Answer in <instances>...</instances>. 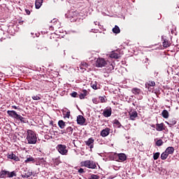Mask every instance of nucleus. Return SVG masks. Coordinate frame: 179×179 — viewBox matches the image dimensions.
I'll use <instances>...</instances> for the list:
<instances>
[{"label": "nucleus", "mask_w": 179, "mask_h": 179, "mask_svg": "<svg viewBox=\"0 0 179 179\" xmlns=\"http://www.w3.org/2000/svg\"><path fill=\"white\" fill-rule=\"evenodd\" d=\"M92 102L94 103V104H99V100L97 99V98H94L92 99Z\"/></svg>", "instance_id": "39"}, {"label": "nucleus", "mask_w": 179, "mask_h": 179, "mask_svg": "<svg viewBox=\"0 0 179 179\" xmlns=\"http://www.w3.org/2000/svg\"><path fill=\"white\" fill-rule=\"evenodd\" d=\"M88 179H100V177L97 175L92 174L90 178H88Z\"/></svg>", "instance_id": "33"}, {"label": "nucleus", "mask_w": 179, "mask_h": 179, "mask_svg": "<svg viewBox=\"0 0 179 179\" xmlns=\"http://www.w3.org/2000/svg\"><path fill=\"white\" fill-rule=\"evenodd\" d=\"M32 99H33L34 100H41V97H40V96H37V95L33 96H32Z\"/></svg>", "instance_id": "36"}, {"label": "nucleus", "mask_w": 179, "mask_h": 179, "mask_svg": "<svg viewBox=\"0 0 179 179\" xmlns=\"http://www.w3.org/2000/svg\"><path fill=\"white\" fill-rule=\"evenodd\" d=\"M8 159H10V160H14L15 162H20V159L19 157L16 156V155L11 152L10 154H8L7 155Z\"/></svg>", "instance_id": "14"}, {"label": "nucleus", "mask_w": 179, "mask_h": 179, "mask_svg": "<svg viewBox=\"0 0 179 179\" xmlns=\"http://www.w3.org/2000/svg\"><path fill=\"white\" fill-rule=\"evenodd\" d=\"M133 94H141V89L134 87L131 90Z\"/></svg>", "instance_id": "25"}, {"label": "nucleus", "mask_w": 179, "mask_h": 179, "mask_svg": "<svg viewBox=\"0 0 179 179\" xmlns=\"http://www.w3.org/2000/svg\"><path fill=\"white\" fill-rule=\"evenodd\" d=\"M62 135L67 134L70 136V135H72L73 134V128L72 127H68L66 129L61 130Z\"/></svg>", "instance_id": "8"}, {"label": "nucleus", "mask_w": 179, "mask_h": 179, "mask_svg": "<svg viewBox=\"0 0 179 179\" xmlns=\"http://www.w3.org/2000/svg\"><path fill=\"white\" fill-rule=\"evenodd\" d=\"M85 145L87 146H89V148L91 149V150L94 148V138H90L87 141H85Z\"/></svg>", "instance_id": "9"}, {"label": "nucleus", "mask_w": 179, "mask_h": 179, "mask_svg": "<svg viewBox=\"0 0 179 179\" xmlns=\"http://www.w3.org/2000/svg\"><path fill=\"white\" fill-rule=\"evenodd\" d=\"M162 115L164 118H169V111H167V110H164Z\"/></svg>", "instance_id": "30"}, {"label": "nucleus", "mask_w": 179, "mask_h": 179, "mask_svg": "<svg viewBox=\"0 0 179 179\" xmlns=\"http://www.w3.org/2000/svg\"><path fill=\"white\" fill-rule=\"evenodd\" d=\"M162 45L163 47H164V48H168V47H170V45H171V43H170V41H169L167 38H164Z\"/></svg>", "instance_id": "20"}, {"label": "nucleus", "mask_w": 179, "mask_h": 179, "mask_svg": "<svg viewBox=\"0 0 179 179\" xmlns=\"http://www.w3.org/2000/svg\"><path fill=\"white\" fill-rule=\"evenodd\" d=\"M156 130L158 131V132H160L162 131H166V125L164 124V123H157L156 124Z\"/></svg>", "instance_id": "13"}, {"label": "nucleus", "mask_w": 179, "mask_h": 179, "mask_svg": "<svg viewBox=\"0 0 179 179\" xmlns=\"http://www.w3.org/2000/svg\"><path fill=\"white\" fill-rule=\"evenodd\" d=\"M80 166L87 167V169H97V166L96 165V163L92 160L81 162Z\"/></svg>", "instance_id": "4"}, {"label": "nucleus", "mask_w": 179, "mask_h": 179, "mask_svg": "<svg viewBox=\"0 0 179 179\" xmlns=\"http://www.w3.org/2000/svg\"><path fill=\"white\" fill-rule=\"evenodd\" d=\"M159 157H160V152H156L154 154V155H153L154 160H157V159H159Z\"/></svg>", "instance_id": "32"}, {"label": "nucleus", "mask_w": 179, "mask_h": 179, "mask_svg": "<svg viewBox=\"0 0 179 179\" xmlns=\"http://www.w3.org/2000/svg\"><path fill=\"white\" fill-rule=\"evenodd\" d=\"M176 110H178V107L176 108Z\"/></svg>", "instance_id": "48"}, {"label": "nucleus", "mask_w": 179, "mask_h": 179, "mask_svg": "<svg viewBox=\"0 0 179 179\" xmlns=\"http://www.w3.org/2000/svg\"><path fill=\"white\" fill-rule=\"evenodd\" d=\"M99 100L101 103H106V98L104 96H99Z\"/></svg>", "instance_id": "35"}, {"label": "nucleus", "mask_w": 179, "mask_h": 179, "mask_svg": "<svg viewBox=\"0 0 179 179\" xmlns=\"http://www.w3.org/2000/svg\"><path fill=\"white\" fill-rule=\"evenodd\" d=\"M133 106H135V103H133Z\"/></svg>", "instance_id": "50"}, {"label": "nucleus", "mask_w": 179, "mask_h": 179, "mask_svg": "<svg viewBox=\"0 0 179 179\" xmlns=\"http://www.w3.org/2000/svg\"><path fill=\"white\" fill-rule=\"evenodd\" d=\"M83 68H87V63L81 64V69H83Z\"/></svg>", "instance_id": "38"}, {"label": "nucleus", "mask_w": 179, "mask_h": 179, "mask_svg": "<svg viewBox=\"0 0 179 179\" xmlns=\"http://www.w3.org/2000/svg\"><path fill=\"white\" fill-rule=\"evenodd\" d=\"M113 124L116 125L117 128H121L122 127V124H121V122L118 120H115Z\"/></svg>", "instance_id": "28"}, {"label": "nucleus", "mask_w": 179, "mask_h": 179, "mask_svg": "<svg viewBox=\"0 0 179 179\" xmlns=\"http://www.w3.org/2000/svg\"><path fill=\"white\" fill-rule=\"evenodd\" d=\"M16 172L15 171L10 172L9 171L1 170L0 171V178H12L16 177Z\"/></svg>", "instance_id": "3"}, {"label": "nucleus", "mask_w": 179, "mask_h": 179, "mask_svg": "<svg viewBox=\"0 0 179 179\" xmlns=\"http://www.w3.org/2000/svg\"><path fill=\"white\" fill-rule=\"evenodd\" d=\"M127 160V155L124 153L117 154V157H115L116 162H125Z\"/></svg>", "instance_id": "10"}, {"label": "nucleus", "mask_w": 179, "mask_h": 179, "mask_svg": "<svg viewBox=\"0 0 179 179\" xmlns=\"http://www.w3.org/2000/svg\"><path fill=\"white\" fill-rule=\"evenodd\" d=\"M63 115L64 118H69L71 117V110L69 109L66 108V110H63Z\"/></svg>", "instance_id": "19"}, {"label": "nucleus", "mask_w": 179, "mask_h": 179, "mask_svg": "<svg viewBox=\"0 0 179 179\" xmlns=\"http://www.w3.org/2000/svg\"><path fill=\"white\" fill-rule=\"evenodd\" d=\"M151 127H152V128H156V125H155V124H152Z\"/></svg>", "instance_id": "45"}, {"label": "nucleus", "mask_w": 179, "mask_h": 179, "mask_svg": "<svg viewBox=\"0 0 179 179\" xmlns=\"http://www.w3.org/2000/svg\"><path fill=\"white\" fill-rule=\"evenodd\" d=\"M129 120H131V121H135V120L138 118V112H136V110H133L129 113Z\"/></svg>", "instance_id": "12"}, {"label": "nucleus", "mask_w": 179, "mask_h": 179, "mask_svg": "<svg viewBox=\"0 0 179 179\" xmlns=\"http://www.w3.org/2000/svg\"><path fill=\"white\" fill-rule=\"evenodd\" d=\"M166 124H169V127H173V125H176V124H177V119L172 117L169 119V122H166Z\"/></svg>", "instance_id": "17"}, {"label": "nucleus", "mask_w": 179, "mask_h": 179, "mask_svg": "<svg viewBox=\"0 0 179 179\" xmlns=\"http://www.w3.org/2000/svg\"><path fill=\"white\" fill-rule=\"evenodd\" d=\"M71 97H78V92H73L71 94H70Z\"/></svg>", "instance_id": "37"}, {"label": "nucleus", "mask_w": 179, "mask_h": 179, "mask_svg": "<svg viewBox=\"0 0 179 179\" xmlns=\"http://www.w3.org/2000/svg\"><path fill=\"white\" fill-rule=\"evenodd\" d=\"M110 128L106 127V129L101 130V136H102L103 138H106V136H108V135H110Z\"/></svg>", "instance_id": "15"}, {"label": "nucleus", "mask_w": 179, "mask_h": 179, "mask_svg": "<svg viewBox=\"0 0 179 179\" xmlns=\"http://www.w3.org/2000/svg\"><path fill=\"white\" fill-rule=\"evenodd\" d=\"M12 108H14L15 110H17V106H13Z\"/></svg>", "instance_id": "43"}, {"label": "nucleus", "mask_w": 179, "mask_h": 179, "mask_svg": "<svg viewBox=\"0 0 179 179\" xmlns=\"http://www.w3.org/2000/svg\"><path fill=\"white\" fill-rule=\"evenodd\" d=\"M85 122H86V119L83 115L77 116V124L78 125H85Z\"/></svg>", "instance_id": "11"}, {"label": "nucleus", "mask_w": 179, "mask_h": 179, "mask_svg": "<svg viewBox=\"0 0 179 179\" xmlns=\"http://www.w3.org/2000/svg\"><path fill=\"white\" fill-rule=\"evenodd\" d=\"M30 162H34V158L29 156V157L27 158V159L25 160V163H29Z\"/></svg>", "instance_id": "34"}, {"label": "nucleus", "mask_w": 179, "mask_h": 179, "mask_svg": "<svg viewBox=\"0 0 179 179\" xmlns=\"http://www.w3.org/2000/svg\"><path fill=\"white\" fill-rule=\"evenodd\" d=\"M57 149L59 153H60V155H62L64 156H66V155H68V150L66 149V145L59 144L57 146Z\"/></svg>", "instance_id": "5"}, {"label": "nucleus", "mask_w": 179, "mask_h": 179, "mask_svg": "<svg viewBox=\"0 0 179 179\" xmlns=\"http://www.w3.org/2000/svg\"><path fill=\"white\" fill-rule=\"evenodd\" d=\"M149 86L155 87L156 86V83L155 81L149 80L148 83H145V87L150 89Z\"/></svg>", "instance_id": "22"}, {"label": "nucleus", "mask_w": 179, "mask_h": 179, "mask_svg": "<svg viewBox=\"0 0 179 179\" xmlns=\"http://www.w3.org/2000/svg\"><path fill=\"white\" fill-rule=\"evenodd\" d=\"M50 125H53L54 122L53 121H50Z\"/></svg>", "instance_id": "47"}, {"label": "nucleus", "mask_w": 179, "mask_h": 179, "mask_svg": "<svg viewBox=\"0 0 179 179\" xmlns=\"http://www.w3.org/2000/svg\"><path fill=\"white\" fill-rule=\"evenodd\" d=\"M111 114H113V109L111 107H107L106 109H104L102 115L106 117V118H108V117H111Z\"/></svg>", "instance_id": "7"}, {"label": "nucleus", "mask_w": 179, "mask_h": 179, "mask_svg": "<svg viewBox=\"0 0 179 179\" xmlns=\"http://www.w3.org/2000/svg\"><path fill=\"white\" fill-rule=\"evenodd\" d=\"M7 114L12 118H15V120H20L21 122L23 124H26L27 122V119L26 117H23L22 115L17 114L15 110H8Z\"/></svg>", "instance_id": "2"}, {"label": "nucleus", "mask_w": 179, "mask_h": 179, "mask_svg": "<svg viewBox=\"0 0 179 179\" xmlns=\"http://www.w3.org/2000/svg\"><path fill=\"white\" fill-rule=\"evenodd\" d=\"M91 86H92V89H94V90H97L98 87H97V83L96 82L92 83Z\"/></svg>", "instance_id": "31"}, {"label": "nucleus", "mask_w": 179, "mask_h": 179, "mask_svg": "<svg viewBox=\"0 0 179 179\" xmlns=\"http://www.w3.org/2000/svg\"><path fill=\"white\" fill-rule=\"evenodd\" d=\"M74 13H75L76 15L77 14V13H76V12H75Z\"/></svg>", "instance_id": "49"}, {"label": "nucleus", "mask_w": 179, "mask_h": 179, "mask_svg": "<svg viewBox=\"0 0 179 179\" xmlns=\"http://www.w3.org/2000/svg\"><path fill=\"white\" fill-rule=\"evenodd\" d=\"M78 173L80 174H83V173H85V169L80 168V169H78Z\"/></svg>", "instance_id": "41"}, {"label": "nucleus", "mask_w": 179, "mask_h": 179, "mask_svg": "<svg viewBox=\"0 0 179 179\" xmlns=\"http://www.w3.org/2000/svg\"><path fill=\"white\" fill-rule=\"evenodd\" d=\"M58 126L61 129H64L65 127H66V124L65 122H64V120H59Z\"/></svg>", "instance_id": "24"}, {"label": "nucleus", "mask_w": 179, "mask_h": 179, "mask_svg": "<svg viewBox=\"0 0 179 179\" xmlns=\"http://www.w3.org/2000/svg\"><path fill=\"white\" fill-rule=\"evenodd\" d=\"M27 142L29 145H36L37 143V134L36 131L28 129L27 131Z\"/></svg>", "instance_id": "1"}, {"label": "nucleus", "mask_w": 179, "mask_h": 179, "mask_svg": "<svg viewBox=\"0 0 179 179\" xmlns=\"http://www.w3.org/2000/svg\"><path fill=\"white\" fill-rule=\"evenodd\" d=\"M107 65V62L104 58L99 57L96 59V66L97 68H103V66H106Z\"/></svg>", "instance_id": "6"}, {"label": "nucleus", "mask_w": 179, "mask_h": 179, "mask_svg": "<svg viewBox=\"0 0 179 179\" xmlns=\"http://www.w3.org/2000/svg\"><path fill=\"white\" fill-rule=\"evenodd\" d=\"M25 12H26L27 15H30V13H31L30 10L28 9H25Z\"/></svg>", "instance_id": "42"}, {"label": "nucleus", "mask_w": 179, "mask_h": 179, "mask_svg": "<svg viewBox=\"0 0 179 179\" xmlns=\"http://www.w3.org/2000/svg\"><path fill=\"white\" fill-rule=\"evenodd\" d=\"M168 157H169V155H168L167 152H166V151H164V152L162 153V155H161L162 160H166V159H167Z\"/></svg>", "instance_id": "27"}, {"label": "nucleus", "mask_w": 179, "mask_h": 179, "mask_svg": "<svg viewBox=\"0 0 179 179\" xmlns=\"http://www.w3.org/2000/svg\"><path fill=\"white\" fill-rule=\"evenodd\" d=\"M110 66L112 68V69H114V66H113V64H110Z\"/></svg>", "instance_id": "46"}, {"label": "nucleus", "mask_w": 179, "mask_h": 179, "mask_svg": "<svg viewBox=\"0 0 179 179\" xmlns=\"http://www.w3.org/2000/svg\"><path fill=\"white\" fill-rule=\"evenodd\" d=\"M79 97H80V100H83V99H85V97H86V94H80L79 95Z\"/></svg>", "instance_id": "40"}, {"label": "nucleus", "mask_w": 179, "mask_h": 179, "mask_svg": "<svg viewBox=\"0 0 179 179\" xmlns=\"http://www.w3.org/2000/svg\"><path fill=\"white\" fill-rule=\"evenodd\" d=\"M178 92H179V88H178Z\"/></svg>", "instance_id": "51"}, {"label": "nucleus", "mask_w": 179, "mask_h": 179, "mask_svg": "<svg viewBox=\"0 0 179 179\" xmlns=\"http://www.w3.org/2000/svg\"><path fill=\"white\" fill-rule=\"evenodd\" d=\"M164 143V142H163V140L159 139L156 141L155 145L156 146L160 147V146H163Z\"/></svg>", "instance_id": "29"}, {"label": "nucleus", "mask_w": 179, "mask_h": 179, "mask_svg": "<svg viewBox=\"0 0 179 179\" xmlns=\"http://www.w3.org/2000/svg\"><path fill=\"white\" fill-rule=\"evenodd\" d=\"M121 30L120 29V27L117 25L115 26V27L113 29V32L115 33V34H118L120 33Z\"/></svg>", "instance_id": "26"}, {"label": "nucleus", "mask_w": 179, "mask_h": 179, "mask_svg": "<svg viewBox=\"0 0 179 179\" xmlns=\"http://www.w3.org/2000/svg\"><path fill=\"white\" fill-rule=\"evenodd\" d=\"M50 30H54V27L50 26Z\"/></svg>", "instance_id": "44"}, {"label": "nucleus", "mask_w": 179, "mask_h": 179, "mask_svg": "<svg viewBox=\"0 0 179 179\" xmlns=\"http://www.w3.org/2000/svg\"><path fill=\"white\" fill-rule=\"evenodd\" d=\"M33 176V172H31L30 170L28 171L27 173H24L21 175L22 178H29V177H31Z\"/></svg>", "instance_id": "21"}, {"label": "nucleus", "mask_w": 179, "mask_h": 179, "mask_svg": "<svg viewBox=\"0 0 179 179\" xmlns=\"http://www.w3.org/2000/svg\"><path fill=\"white\" fill-rule=\"evenodd\" d=\"M110 57L114 58L115 59H118L121 57V56L120 55V54H118V52L113 51L110 54Z\"/></svg>", "instance_id": "16"}, {"label": "nucleus", "mask_w": 179, "mask_h": 179, "mask_svg": "<svg viewBox=\"0 0 179 179\" xmlns=\"http://www.w3.org/2000/svg\"><path fill=\"white\" fill-rule=\"evenodd\" d=\"M43 2H44V0H36L35 1L36 9H40L41 8V6L43 5Z\"/></svg>", "instance_id": "18"}, {"label": "nucleus", "mask_w": 179, "mask_h": 179, "mask_svg": "<svg viewBox=\"0 0 179 179\" xmlns=\"http://www.w3.org/2000/svg\"><path fill=\"white\" fill-rule=\"evenodd\" d=\"M174 150H176V149H174L173 147H168L166 150L165 152L166 153L169 155H173V153H174Z\"/></svg>", "instance_id": "23"}]
</instances>
